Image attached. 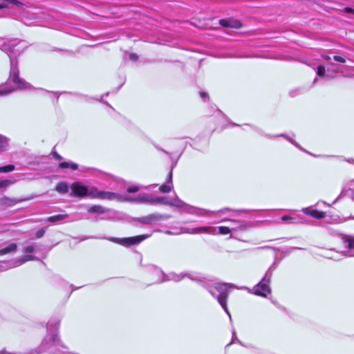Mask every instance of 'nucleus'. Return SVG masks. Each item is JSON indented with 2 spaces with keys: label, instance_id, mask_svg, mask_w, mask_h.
Here are the masks:
<instances>
[{
  "label": "nucleus",
  "instance_id": "nucleus-42",
  "mask_svg": "<svg viewBox=\"0 0 354 354\" xmlns=\"http://www.w3.org/2000/svg\"><path fill=\"white\" fill-rule=\"evenodd\" d=\"M333 59L335 61L340 62V63H345L346 62V59L344 57L339 56V55L333 56Z\"/></svg>",
  "mask_w": 354,
  "mask_h": 354
},
{
  "label": "nucleus",
  "instance_id": "nucleus-34",
  "mask_svg": "<svg viewBox=\"0 0 354 354\" xmlns=\"http://www.w3.org/2000/svg\"><path fill=\"white\" fill-rule=\"evenodd\" d=\"M185 228V227H180L179 229L174 228L173 230H166L165 233L168 235H178L180 234H185L183 232V229Z\"/></svg>",
  "mask_w": 354,
  "mask_h": 354
},
{
  "label": "nucleus",
  "instance_id": "nucleus-7",
  "mask_svg": "<svg viewBox=\"0 0 354 354\" xmlns=\"http://www.w3.org/2000/svg\"><path fill=\"white\" fill-rule=\"evenodd\" d=\"M303 214L310 215V207L303 208L300 212H292L290 215L281 216L280 221L288 224L304 223L307 221V219Z\"/></svg>",
  "mask_w": 354,
  "mask_h": 354
},
{
  "label": "nucleus",
  "instance_id": "nucleus-43",
  "mask_svg": "<svg viewBox=\"0 0 354 354\" xmlns=\"http://www.w3.org/2000/svg\"><path fill=\"white\" fill-rule=\"evenodd\" d=\"M129 59L133 62H136L138 60V56L136 53H131L129 54Z\"/></svg>",
  "mask_w": 354,
  "mask_h": 354
},
{
  "label": "nucleus",
  "instance_id": "nucleus-6",
  "mask_svg": "<svg viewBox=\"0 0 354 354\" xmlns=\"http://www.w3.org/2000/svg\"><path fill=\"white\" fill-rule=\"evenodd\" d=\"M94 188V186L85 185L80 181L74 182L70 185V196L80 198H93Z\"/></svg>",
  "mask_w": 354,
  "mask_h": 354
},
{
  "label": "nucleus",
  "instance_id": "nucleus-31",
  "mask_svg": "<svg viewBox=\"0 0 354 354\" xmlns=\"http://www.w3.org/2000/svg\"><path fill=\"white\" fill-rule=\"evenodd\" d=\"M326 216V212L324 211H319L317 208L312 209L311 208V217L317 218V219H321Z\"/></svg>",
  "mask_w": 354,
  "mask_h": 354
},
{
  "label": "nucleus",
  "instance_id": "nucleus-13",
  "mask_svg": "<svg viewBox=\"0 0 354 354\" xmlns=\"http://www.w3.org/2000/svg\"><path fill=\"white\" fill-rule=\"evenodd\" d=\"M162 204V205H167L173 207H177L182 205L181 200H180L178 198H174V199H169L167 197L165 196H156L153 197L152 199V204Z\"/></svg>",
  "mask_w": 354,
  "mask_h": 354
},
{
  "label": "nucleus",
  "instance_id": "nucleus-26",
  "mask_svg": "<svg viewBox=\"0 0 354 354\" xmlns=\"http://www.w3.org/2000/svg\"><path fill=\"white\" fill-rule=\"evenodd\" d=\"M59 167L61 169H68L74 171L78 169V165L71 161H66L60 162L59 164Z\"/></svg>",
  "mask_w": 354,
  "mask_h": 354
},
{
  "label": "nucleus",
  "instance_id": "nucleus-21",
  "mask_svg": "<svg viewBox=\"0 0 354 354\" xmlns=\"http://www.w3.org/2000/svg\"><path fill=\"white\" fill-rule=\"evenodd\" d=\"M172 187V171L171 170L168 174L166 183L161 185L159 189L162 193H168L171 190Z\"/></svg>",
  "mask_w": 354,
  "mask_h": 354
},
{
  "label": "nucleus",
  "instance_id": "nucleus-45",
  "mask_svg": "<svg viewBox=\"0 0 354 354\" xmlns=\"http://www.w3.org/2000/svg\"><path fill=\"white\" fill-rule=\"evenodd\" d=\"M344 12L346 13H351L354 15V9L350 7H346L344 8Z\"/></svg>",
  "mask_w": 354,
  "mask_h": 354
},
{
  "label": "nucleus",
  "instance_id": "nucleus-9",
  "mask_svg": "<svg viewBox=\"0 0 354 354\" xmlns=\"http://www.w3.org/2000/svg\"><path fill=\"white\" fill-rule=\"evenodd\" d=\"M151 234H142L138 235L132 237H127V238H115L111 237L107 239L113 243L122 245L123 246H131L133 245H138L144 240L150 237Z\"/></svg>",
  "mask_w": 354,
  "mask_h": 354
},
{
  "label": "nucleus",
  "instance_id": "nucleus-39",
  "mask_svg": "<svg viewBox=\"0 0 354 354\" xmlns=\"http://www.w3.org/2000/svg\"><path fill=\"white\" fill-rule=\"evenodd\" d=\"M234 342H238L239 344H241V345H243L241 341L236 337V332L234 330H232V339L230 343H229L227 346H229L230 345H231L232 343H234Z\"/></svg>",
  "mask_w": 354,
  "mask_h": 354
},
{
  "label": "nucleus",
  "instance_id": "nucleus-44",
  "mask_svg": "<svg viewBox=\"0 0 354 354\" xmlns=\"http://www.w3.org/2000/svg\"><path fill=\"white\" fill-rule=\"evenodd\" d=\"M322 205L327 206V207L330 206L329 205L326 204L324 201L318 202L315 206L317 208H321L322 207Z\"/></svg>",
  "mask_w": 354,
  "mask_h": 354
},
{
  "label": "nucleus",
  "instance_id": "nucleus-1",
  "mask_svg": "<svg viewBox=\"0 0 354 354\" xmlns=\"http://www.w3.org/2000/svg\"><path fill=\"white\" fill-rule=\"evenodd\" d=\"M26 46L24 41L17 39L0 40V49L6 53L10 58V77L9 80L16 84L17 88L29 89L31 86L24 79L19 77V62L17 57L25 50Z\"/></svg>",
  "mask_w": 354,
  "mask_h": 354
},
{
  "label": "nucleus",
  "instance_id": "nucleus-28",
  "mask_svg": "<svg viewBox=\"0 0 354 354\" xmlns=\"http://www.w3.org/2000/svg\"><path fill=\"white\" fill-rule=\"evenodd\" d=\"M17 244L10 243L7 247L0 250V256L15 252L17 250Z\"/></svg>",
  "mask_w": 354,
  "mask_h": 354
},
{
  "label": "nucleus",
  "instance_id": "nucleus-52",
  "mask_svg": "<svg viewBox=\"0 0 354 354\" xmlns=\"http://www.w3.org/2000/svg\"><path fill=\"white\" fill-rule=\"evenodd\" d=\"M325 59H330V57H329L328 56H326V57H325Z\"/></svg>",
  "mask_w": 354,
  "mask_h": 354
},
{
  "label": "nucleus",
  "instance_id": "nucleus-37",
  "mask_svg": "<svg viewBox=\"0 0 354 354\" xmlns=\"http://www.w3.org/2000/svg\"><path fill=\"white\" fill-rule=\"evenodd\" d=\"M15 182V180H0V189L7 187L8 186L13 184Z\"/></svg>",
  "mask_w": 354,
  "mask_h": 354
},
{
  "label": "nucleus",
  "instance_id": "nucleus-35",
  "mask_svg": "<svg viewBox=\"0 0 354 354\" xmlns=\"http://www.w3.org/2000/svg\"><path fill=\"white\" fill-rule=\"evenodd\" d=\"M15 167L14 165H8L6 166L0 167V173H9L14 171Z\"/></svg>",
  "mask_w": 354,
  "mask_h": 354
},
{
  "label": "nucleus",
  "instance_id": "nucleus-27",
  "mask_svg": "<svg viewBox=\"0 0 354 354\" xmlns=\"http://www.w3.org/2000/svg\"><path fill=\"white\" fill-rule=\"evenodd\" d=\"M57 335L53 334L51 336L50 335H48L43 341L42 342V344H41V347L43 348L41 349V351H45L46 348H47L46 347V344L48 343V341L50 342V343L53 344L54 345H56V342H57Z\"/></svg>",
  "mask_w": 354,
  "mask_h": 354
},
{
  "label": "nucleus",
  "instance_id": "nucleus-22",
  "mask_svg": "<svg viewBox=\"0 0 354 354\" xmlns=\"http://www.w3.org/2000/svg\"><path fill=\"white\" fill-rule=\"evenodd\" d=\"M69 188L70 185L67 182L62 181L56 185L55 190L61 194H65L68 192Z\"/></svg>",
  "mask_w": 354,
  "mask_h": 354
},
{
  "label": "nucleus",
  "instance_id": "nucleus-50",
  "mask_svg": "<svg viewBox=\"0 0 354 354\" xmlns=\"http://www.w3.org/2000/svg\"><path fill=\"white\" fill-rule=\"evenodd\" d=\"M317 82V78H315V80H313V83L315 84Z\"/></svg>",
  "mask_w": 354,
  "mask_h": 354
},
{
  "label": "nucleus",
  "instance_id": "nucleus-11",
  "mask_svg": "<svg viewBox=\"0 0 354 354\" xmlns=\"http://www.w3.org/2000/svg\"><path fill=\"white\" fill-rule=\"evenodd\" d=\"M216 229L215 227L204 226L194 228L185 227L183 229V232L185 234H209L216 235Z\"/></svg>",
  "mask_w": 354,
  "mask_h": 354
},
{
  "label": "nucleus",
  "instance_id": "nucleus-29",
  "mask_svg": "<svg viewBox=\"0 0 354 354\" xmlns=\"http://www.w3.org/2000/svg\"><path fill=\"white\" fill-rule=\"evenodd\" d=\"M277 136H281V137H284L286 138V139H287L290 143H292V145H294L296 147L299 148L300 150L301 151H304L306 153H308L307 151L304 150L298 143H297L295 141H294L290 137L288 136H286L284 134H281V135H279V136H270V135H266V137L268 138H275V137H277Z\"/></svg>",
  "mask_w": 354,
  "mask_h": 354
},
{
  "label": "nucleus",
  "instance_id": "nucleus-23",
  "mask_svg": "<svg viewBox=\"0 0 354 354\" xmlns=\"http://www.w3.org/2000/svg\"><path fill=\"white\" fill-rule=\"evenodd\" d=\"M109 211V209L104 207L101 205H95L89 207L88 209V213L102 214Z\"/></svg>",
  "mask_w": 354,
  "mask_h": 354
},
{
  "label": "nucleus",
  "instance_id": "nucleus-38",
  "mask_svg": "<svg viewBox=\"0 0 354 354\" xmlns=\"http://www.w3.org/2000/svg\"><path fill=\"white\" fill-rule=\"evenodd\" d=\"M59 326V322H55V323L49 322L47 325V330L50 331L51 329L57 330Z\"/></svg>",
  "mask_w": 354,
  "mask_h": 354
},
{
  "label": "nucleus",
  "instance_id": "nucleus-24",
  "mask_svg": "<svg viewBox=\"0 0 354 354\" xmlns=\"http://www.w3.org/2000/svg\"><path fill=\"white\" fill-rule=\"evenodd\" d=\"M317 75L319 77H324L326 80L331 79L333 76L330 74L329 71H326L324 66H319L317 68Z\"/></svg>",
  "mask_w": 354,
  "mask_h": 354
},
{
  "label": "nucleus",
  "instance_id": "nucleus-20",
  "mask_svg": "<svg viewBox=\"0 0 354 354\" xmlns=\"http://www.w3.org/2000/svg\"><path fill=\"white\" fill-rule=\"evenodd\" d=\"M219 24L221 26L227 28H239L241 26L240 21L230 19H221Z\"/></svg>",
  "mask_w": 354,
  "mask_h": 354
},
{
  "label": "nucleus",
  "instance_id": "nucleus-46",
  "mask_svg": "<svg viewBox=\"0 0 354 354\" xmlns=\"http://www.w3.org/2000/svg\"><path fill=\"white\" fill-rule=\"evenodd\" d=\"M200 96L201 97L203 100H205L206 99L208 98V95L206 92L205 91H201L200 92Z\"/></svg>",
  "mask_w": 354,
  "mask_h": 354
},
{
  "label": "nucleus",
  "instance_id": "nucleus-41",
  "mask_svg": "<svg viewBox=\"0 0 354 354\" xmlns=\"http://www.w3.org/2000/svg\"><path fill=\"white\" fill-rule=\"evenodd\" d=\"M45 232H46L45 228L40 229L39 230H38L36 232V234H35L36 237L37 239L41 238L44 235Z\"/></svg>",
  "mask_w": 354,
  "mask_h": 354
},
{
  "label": "nucleus",
  "instance_id": "nucleus-47",
  "mask_svg": "<svg viewBox=\"0 0 354 354\" xmlns=\"http://www.w3.org/2000/svg\"><path fill=\"white\" fill-rule=\"evenodd\" d=\"M53 156H54V158H55L56 159H58V160L62 159V157L60 155H59L57 152H55L53 153Z\"/></svg>",
  "mask_w": 354,
  "mask_h": 354
},
{
  "label": "nucleus",
  "instance_id": "nucleus-8",
  "mask_svg": "<svg viewBox=\"0 0 354 354\" xmlns=\"http://www.w3.org/2000/svg\"><path fill=\"white\" fill-rule=\"evenodd\" d=\"M93 198L106 199L109 201H125L131 198L125 194H121L112 192L100 191L97 187L94 188Z\"/></svg>",
  "mask_w": 354,
  "mask_h": 354
},
{
  "label": "nucleus",
  "instance_id": "nucleus-25",
  "mask_svg": "<svg viewBox=\"0 0 354 354\" xmlns=\"http://www.w3.org/2000/svg\"><path fill=\"white\" fill-rule=\"evenodd\" d=\"M68 217V215L66 214H57L49 216L46 218V221L50 222V223H58L60 221H62L63 220L67 218Z\"/></svg>",
  "mask_w": 354,
  "mask_h": 354
},
{
  "label": "nucleus",
  "instance_id": "nucleus-51",
  "mask_svg": "<svg viewBox=\"0 0 354 354\" xmlns=\"http://www.w3.org/2000/svg\"><path fill=\"white\" fill-rule=\"evenodd\" d=\"M337 200H338V198H337L333 201V203H335L337 202Z\"/></svg>",
  "mask_w": 354,
  "mask_h": 354
},
{
  "label": "nucleus",
  "instance_id": "nucleus-32",
  "mask_svg": "<svg viewBox=\"0 0 354 354\" xmlns=\"http://www.w3.org/2000/svg\"><path fill=\"white\" fill-rule=\"evenodd\" d=\"M9 145L8 139L0 135V152L6 151Z\"/></svg>",
  "mask_w": 354,
  "mask_h": 354
},
{
  "label": "nucleus",
  "instance_id": "nucleus-40",
  "mask_svg": "<svg viewBox=\"0 0 354 354\" xmlns=\"http://www.w3.org/2000/svg\"><path fill=\"white\" fill-rule=\"evenodd\" d=\"M34 251H35V245H30L26 246L23 250V252L24 253H32Z\"/></svg>",
  "mask_w": 354,
  "mask_h": 354
},
{
  "label": "nucleus",
  "instance_id": "nucleus-10",
  "mask_svg": "<svg viewBox=\"0 0 354 354\" xmlns=\"http://www.w3.org/2000/svg\"><path fill=\"white\" fill-rule=\"evenodd\" d=\"M189 278L192 281H198V279L196 278V277L191 272H180V273H176L174 272H169L166 274V278H164L165 281H173L175 282H179L181 280H183L185 278Z\"/></svg>",
  "mask_w": 354,
  "mask_h": 354
},
{
  "label": "nucleus",
  "instance_id": "nucleus-17",
  "mask_svg": "<svg viewBox=\"0 0 354 354\" xmlns=\"http://www.w3.org/2000/svg\"><path fill=\"white\" fill-rule=\"evenodd\" d=\"M26 198H11L7 196H3L0 198V207H12L15 205L26 201Z\"/></svg>",
  "mask_w": 354,
  "mask_h": 354
},
{
  "label": "nucleus",
  "instance_id": "nucleus-4",
  "mask_svg": "<svg viewBox=\"0 0 354 354\" xmlns=\"http://www.w3.org/2000/svg\"><path fill=\"white\" fill-rule=\"evenodd\" d=\"M182 205L180 206H177L176 207L182 208L184 212L187 214H194L197 216H209L213 214H217L219 215H223L226 214L228 212H234L236 214L235 215H238L240 213L247 212L248 210L247 209H231L228 207H225L216 212L210 211L205 209L199 208L195 206H192L188 204H186L183 201H181Z\"/></svg>",
  "mask_w": 354,
  "mask_h": 354
},
{
  "label": "nucleus",
  "instance_id": "nucleus-49",
  "mask_svg": "<svg viewBox=\"0 0 354 354\" xmlns=\"http://www.w3.org/2000/svg\"><path fill=\"white\" fill-rule=\"evenodd\" d=\"M0 354H11V353L3 351V352H0Z\"/></svg>",
  "mask_w": 354,
  "mask_h": 354
},
{
  "label": "nucleus",
  "instance_id": "nucleus-12",
  "mask_svg": "<svg viewBox=\"0 0 354 354\" xmlns=\"http://www.w3.org/2000/svg\"><path fill=\"white\" fill-rule=\"evenodd\" d=\"M36 257L31 254H26L21 257H20L19 259L11 261V262H0V264L1 265V268L3 270H8L10 268L16 267L19 265H21L24 263L28 261H32L35 260Z\"/></svg>",
  "mask_w": 354,
  "mask_h": 354
},
{
  "label": "nucleus",
  "instance_id": "nucleus-33",
  "mask_svg": "<svg viewBox=\"0 0 354 354\" xmlns=\"http://www.w3.org/2000/svg\"><path fill=\"white\" fill-rule=\"evenodd\" d=\"M13 84H14V87H12V88H0V95L1 96L6 95H8V94L12 93V91H14L15 90H21L20 88H17L16 84L15 83H13Z\"/></svg>",
  "mask_w": 354,
  "mask_h": 354
},
{
  "label": "nucleus",
  "instance_id": "nucleus-36",
  "mask_svg": "<svg viewBox=\"0 0 354 354\" xmlns=\"http://www.w3.org/2000/svg\"><path fill=\"white\" fill-rule=\"evenodd\" d=\"M142 187L137 185H129L127 187V192L128 193H136L138 192Z\"/></svg>",
  "mask_w": 354,
  "mask_h": 354
},
{
  "label": "nucleus",
  "instance_id": "nucleus-5",
  "mask_svg": "<svg viewBox=\"0 0 354 354\" xmlns=\"http://www.w3.org/2000/svg\"><path fill=\"white\" fill-rule=\"evenodd\" d=\"M273 270L274 268L272 267H270L261 280L255 285L250 292H252L255 295L263 297H266L269 294H270L271 288L270 283L272 277Z\"/></svg>",
  "mask_w": 354,
  "mask_h": 354
},
{
  "label": "nucleus",
  "instance_id": "nucleus-19",
  "mask_svg": "<svg viewBox=\"0 0 354 354\" xmlns=\"http://www.w3.org/2000/svg\"><path fill=\"white\" fill-rule=\"evenodd\" d=\"M225 221H230L232 223V226L231 227H238L239 226V223H245L246 224H248L247 225V228L245 230H236V232H243V231H247L249 229L252 228L253 226H254V224L252 222H250V221H241V220H234V219H229V218H222L220 222H225ZM233 232H235V231H233Z\"/></svg>",
  "mask_w": 354,
  "mask_h": 354
},
{
  "label": "nucleus",
  "instance_id": "nucleus-16",
  "mask_svg": "<svg viewBox=\"0 0 354 354\" xmlns=\"http://www.w3.org/2000/svg\"><path fill=\"white\" fill-rule=\"evenodd\" d=\"M169 215H160L159 214H151L140 218V222L143 224H151L156 221L169 218Z\"/></svg>",
  "mask_w": 354,
  "mask_h": 354
},
{
  "label": "nucleus",
  "instance_id": "nucleus-30",
  "mask_svg": "<svg viewBox=\"0 0 354 354\" xmlns=\"http://www.w3.org/2000/svg\"><path fill=\"white\" fill-rule=\"evenodd\" d=\"M10 4L18 6L21 3L17 0H1L0 10L8 8Z\"/></svg>",
  "mask_w": 354,
  "mask_h": 354
},
{
  "label": "nucleus",
  "instance_id": "nucleus-48",
  "mask_svg": "<svg viewBox=\"0 0 354 354\" xmlns=\"http://www.w3.org/2000/svg\"><path fill=\"white\" fill-rule=\"evenodd\" d=\"M299 61L305 64H306L307 66H309V62H308V59H299Z\"/></svg>",
  "mask_w": 354,
  "mask_h": 354
},
{
  "label": "nucleus",
  "instance_id": "nucleus-18",
  "mask_svg": "<svg viewBox=\"0 0 354 354\" xmlns=\"http://www.w3.org/2000/svg\"><path fill=\"white\" fill-rule=\"evenodd\" d=\"M131 200H125V201L136 202L138 203H149L152 204L153 196L147 194H139L137 197H131Z\"/></svg>",
  "mask_w": 354,
  "mask_h": 354
},
{
  "label": "nucleus",
  "instance_id": "nucleus-15",
  "mask_svg": "<svg viewBox=\"0 0 354 354\" xmlns=\"http://www.w3.org/2000/svg\"><path fill=\"white\" fill-rule=\"evenodd\" d=\"M247 225L248 224H246L245 223H239L238 227L219 226L218 227H216V229L217 230L216 235H218V234H224L225 235V234H230V233L233 232V231H236L237 230H245L248 226Z\"/></svg>",
  "mask_w": 354,
  "mask_h": 354
},
{
  "label": "nucleus",
  "instance_id": "nucleus-2",
  "mask_svg": "<svg viewBox=\"0 0 354 354\" xmlns=\"http://www.w3.org/2000/svg\"><path fill=\"white\" fill-rule=\"evenodd\" d=\"M343 245L339 248H330L323 251L322 255L335 261H338L346 257H354V236L343 234L341 236Z\"/></svg>",
  "mask_w": 354,
  "mask_h": 354
},
{
  "label": "nucleus",
  "instance_id": "nucleus-14",
  "mask_svg": "<svg viewBox=\"0 0 354 354\" xmlns=\"http://www.w3.org/2000/svg\"><path fill=\"white\" fill-rule=\"evenodd\" d=\"M150 272L152 276L151 283H160L165 281L164 278H166V274L160 268L156 266H152L150 269Z\"/></svg>",
  "mask_w": 354,
  "mask_h": 354
},
{
  "label": "nucleus",
  "instance_id": "nucleus-3",
  "mask_svg": "<svg viewBox=\"0 0 354 354\" xmlns=\"http://www.w3.org/2000/svg\"><path fill=\"white\" fill-rule=\"evenodd\" d=\"M233 288L234 285L232 283L221 282H215L206 288L211 295L216 299L218 304L229 316L230 321H232V317L227 306V300L230 290Z\"/></svg>",
  "mask_w": 354,
  "mask_h": 354
}]
</instances>
